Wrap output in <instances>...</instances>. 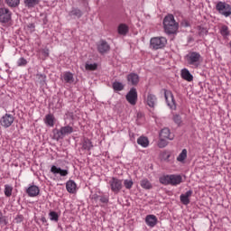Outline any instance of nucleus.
I'll return each instance as SVG.
<instances>
[{
	"instance_id": "f257e3e1",
	"label": "nucleus",
	"mask_w": 231,
	"mask_h": 231,
	"mask_svg": "<svg viewBox=\"0 0 231 231\" xmlns=\"http://www.w3.org/2000/svg\"><path fill=\"white\" fill-rule=\"evenodd\" d=\"M162 24L167 35H174L180 28V23L174 19L173 14H167L163 19Z\"/></svg>"
},
{
	"instance_id": "f03ea898",
	"label": "nucleus",
	"mask_w": 231,
	"mask_h": 231,
	"mask_svg": "<svg viewBox=\"0 0 231 231\" xmlns=\"http://www.w3.org/2000/svg\"><path fill=\"white\" fill-rule=\"evenodd\" d=\"M73 133V127L69 125L62 126L60 130L59 129H54L53 130V138L57 142L59 140H63L64 136H68Z\"/></svg>"
},
{
	"instance_id": "7ed1b4c3",
	"label": "nucleus",
	"mask_w": 231,
	"mask_h": 231,
	"mask_svg": "<svg viewBox=\"0 0 231 231\" xmlns=\"http://www.w3.org/2000/svg\"><path fill=\"white\" fill-rule=\"evenodd\" d=\"M186 60L189 66L199 68V64H201V54L199 52L190 51L186 55Z\"/></svg>"
},
{
	"instance_id": "20e7f679",
	"label": "nucleus",
	"mask_w": 231,
	"mask_h": 231,
	"mask_svg": "<svg viewBox=\"0 0 231 231\" xmlns=\"http://www.w3.org/2000/svg\"><path fill=\"white\" fill-rule=\"evenodd\" d=\"M216 10L224 17H230L231 15V5L226 2H218L216 5Z\"/></svg>"
},
{
	"instance_id": "39448f33",
	"label": "nucleus",
	"mask_w": 231,
	"mask_h": 231,
	"mask_svg": "<svg viewBox=\"0 0 231 231\" xmlns=\"http://www.w3.org/2000/svg\"><path fill=\"white\" fill-rule=\"evenodd\" d=\"M165 44H167L165 37H154L150 41V46L152 50H162V48H165Z\"/></svg>"
},
{
	"instance_id": "423d86ee",
	"label": "nucleus",
	"mask_w": 231,
	"mask_h": 231,
	"mask_svg": "<svg viewBox=\"0 0 231 231\" xmlns=\"http://www.w3.org/2000/svg\"><path fill=\"white\" fill-rule=\"evenodd\" d=\"M125 98L131 106H136V102H138V92L136 91V88H132L126 94Z\"/></svg>"
},
{
	"instance_id": "0eeeda50",
	"label": "nucleus",
	"mask_w": 231,
	"mask_h": 231,
	"mask_svg": "<svg viewBox=\"0 0 231 231\" xmlns=\"http://www.w3.org/2000/svg\"><path fill=\"white\" fill-rule=\"evenodd\" d=\"M110 189L115 194L122 190V180L113 177L109 181Z\"/></svg>"
},
{
	"instance_id": "6e6552de",
	"label": "nucleus",
	"mask_w": 231,
	"mask_h": 231,
	"mask_svg": "<svg viewBox=\"0 0 231 231\" xmlns=\"http://www.w3.org/2000/svg\"><path fill=\"white\" fill-rule=\"evenodd\" d=\"M164 97L167 103V106H170L171 109H176V100H174V95L171 90H164Z\"/></svg>"
},
{
	"instance_id": "1a4fd4ad",
	"label": "nucleus",
	"mask_w": 231,
	"mask_h": 231,
	"mask_svg": "<svg viewBox=\"0 0 231 231\" xmlns=\"http://www.w3.org/2000/svg\"><path fill=\"white\" fill-rule=\"evenodd\" d=\"M12 19V12L10 9L2 7L0 8V23H8Z\"/></svg>"
},
{
	"instance_id": "9d476101",
	"label": "nucleus",
	"mask_w": 231,
	"mask_h": 231,
	"mask_svg": "<svg viewBox=\"0 0 231 231\" xmlns=\"http://www.w3.org/2000/svg\"><path fill=\"white\" fill-rule=\"evenodd\" d=\"M97 46V51L101 55H105V53H107L111 50V46L109 45V43H107V42H106V40L99 41Z\"/></svg>"
},
{
	"instance_id": "9b49d317",
	"label": "nucleus",
	"mask_w": 231,
	"mask_h": 231,
	"mask_svg": "<svg viewBox=\"0 0 231 231\" xmlns=\"http://www.w3.org/2000/svg\"><path fill=\"white\" fill-rule=\"evenodd\" d=\"M14 116H12L11 114H5L0 119V124H1L2 127H5V129H6L14 124Z\"/></svg>"
},
{
	"instance_id": "f8f14e48",
	"label": "nucleus",
	"mask_w": 231,
	"mask_h": 231,
	"mask_svg": "<svg viewBox=\"0 0 231 231\" xmlns=\"http://www.w3.org/2000/svg\"><path fill=\"white\" fill-rule=\"evenodd\" d=\"M126 80L128 86H138L140 83V76L134 72H132L126 76Z\"/></svg>"
},
{
	"instance_id": "ddd939ff",
	"label": "nucleus",
	"mask_w": 231,
	"mask_h": 231,
	"mask_svg": "<svg viewBox=\"0 0 231 231\" xmlns=\"http://www.w3.org/2000/svg\"><path fill=\"white\" fill-rule=\"evenodd\" d=\"M51 172L54 174V176H57V174H60V176H68L69 174V171L68 170H62L61 168H59L55 165H52L51 167Z\"/></svg>"
},
{
	"instance_id": "4468645a",
	"label": "nucleus",
	"mask_w": 231,
	"mask_h": 231,
	"mask_svg": "<svg viewBox=\"0 0 231 231\" xmlns=\"http://www.w3.org/2000/svg\"><path fill=\"white\" fill-rule=\"evenodd\" d=\"M145 223L151 228H154V226L158 225V217H156L154 215H148L145 217Z\"/></svg>"
},
{
	"instance_id": "2eb2a0df",
	"label": "nucleus",
	"mask_w": 231,
	"mask_h": 231,
	"mask_svg": "<svg viewBox=\"0 0 231 231\" xmlns=\"http://www.w3.org/2000/svg\"><path fill=\"white\" fill-rule=\"evenodd\" d=\"M39 192H41V189H39V187L32 185L26 189V194H28L29 198H35L39 196Z\"/></svg>"
},
{
	"instance_id": "dca6fc26",
	"label": "nucleus",
	"mask_w": 231,
	"mask_h": 231,
	"mask_svg": "<svg viewBox=\"0 0 231 231\" xmlns=\"http://www.w3.org/2000/svg\"><path fill=\"white\" fill-rule=\"evenodd\" d=\"M182 181H183V178L181 177V175H176V174L170 175V185L176 187V185H180V183H182Z\"/></svg>"
},
{
	"instance_id": "f3484780",
	"label": "nucleus",
	"mask_w": 231,
	"mask_h": 231,
	"mask_svg": "<svg viewBox=\"0 0 231 231\" xmlns=\"http://www.w3.org/2000/svg\"><path fill=\"white\" fill-rule=\"evenodd\" d=\"M190 196H192V190L189 189L186 193L180 195V202L183 205H189L190 203Z\"/></svg>"
},
{
	"instance_id": "a211bd4d",
	"label": "nucleus",
	"mask_w": 231,
	"mask_h": 231,
	"mask_svg": "<svg viewBox=\"0 0 231 231\" xmlns=\"http://www.w3.org/2000/svg\"><path fill=\"white\" fill-rule=\"evenodd\" d=\"M181 79L184 80H187V82H192L194 80V76L190 74V71L187 69H183L180 73Z\"/></svg>"
},
{
	"instance_id": "6ab92c4d",
	"label": "nucleus",
	"mask_w": 231,
	"mask_h": 231,
	"mask_svg": "<svg viewBox=\"0 0 231 231\" xmlns=\"http://www.w3.org/2000/svg\"><path fill=\"white\" fill-rule=\"evenodd\" d=\"M158 102V98L153 94H148L146 97V103L149 107H154L156 106V103Z\"/></svg>"
},
{
	"instance_id": "aec40b11",
	"label": "nucleus",
	"mask_w": 231,
	"mask_h": 231,
	"mask_svg": "<svg viewBox=\"0 0 231 231\" xmlns=\"http://www.w3.org/2000/svg\"><path fill=\"white\" fill-rule=\"evenodd\" d=\"M160 138H164L166 140H174V135L171 134V130L169 128H163L160 133Z\"/></svg>"
},
{
	"instance_id": "412c9836",
	"label": "nucleus",
	"mask_w": 231,
	"mask_h": 231,
	"mask_svg": "<svg viewBox=\"0 0 231 231\" xmlns=\"http://www.w3.org/2000/svg\"><path fill=\"white\" fill-rule=\"evenodd\" d=\"M66 189L69 194H75V192H77V183L70 180L67 181Z\"/></svg>"
},
{
	"instance_id": "4be33fe9",
	"label": "nucleus",
	"mask_w": 231,
	"mask_h": 231,
	"mask_svg": "<svg viewBox=\"0 0 231 231\" xmlns=\"http://www.w3.org/2000/svg\"><path fill=\"white\" fill-rule=\"evenodd\" d=\"M44 122L49 127H53V125H55V116H53L51 114H49L45 116Z\"/></svg>"
},
{
	"instance_id": "5701e85b",
	"label": "nucleus",
	"mask_w": 231,
	"mask_h": 231,
	"mask_svg": "<svg viewBox=\"0 0 231 231\" xmlns=\"http://www.w3.org/2000/svg\"><path fill=\"white\" fill-rule=\"evenodd\" d=\"M93 143L88 138H84L82 142V149L84 151H91Z\"/></svg>"
},
{
	"instance_id": "b1692460",
	"label": "nucleus",
	"mask_w": 231,
	"mask_h": 231,
	"mask_svg": "<svg viewBox=\"0 0 231 231\" xmlns=\"http://www.w3.org/2000/svg\"><path fill=\"white\" fill-rule=\"evenodd\" d=\"M138 145H141V147H149V138L145 136H140L137 139Z\"/></svg>"
},
{
	"instance_id": "393cba45",
	"label": "nucleus",
	"mask_w": 231,
	"mask_h": 231,
	"mask_svg": "<svg viewBox=\"0 0 231 231\" xmlns=\"http://www.w3.org/2000/svg\"><path fill=\"white\" fill-rule=\"evenodd\" d=\"M117 31L119 35H126L127 32H129V27L125 23H121L119 24Z\"/></svg>"
},
{
	"instance_id": "a878e982",
	"label": "nucleus",
	"mask_w": 231,
	"mask_h": 231,
	"mask_svg": "<svg viewBox=\"0 0 231 231\" xmlns=\"http://www.w3.org/2000/svg\"><path fill=\"white\" fill-rule=\"evenodd\" d=\"M219 32H220V34L222 35V37H224V39H226V37H228L230 35V30L225 24L220 27Z\"/></svg>"
},
{
	"instance_id": "bb28decb",
	"label": "nucleus",
	"mask_w": 231,
	"mask_h": 231,
	"mask_svg": "<svg viewBox=\"0 0 231 231\" xmlns=\"http://www.w3.org/2000/svg\"><path fill=\"white\" fill-rule=\"evenodd\" d=\"M40 2L41 0H24V5L27 8H34Z\"/></svg>"
},
{
	"instance_id": "cd10ccee",
	"label": "nucleus",
	"mask_w": 231,
	"mask_h": 231,
	"mask_svg": "<svg viewBox=\"0 0 231 231\" xmlns=\"http://www.w3.org/2000/svg\"><path fill=\"white\" fill-rule=\"evenodd\" d=\"M141 187L143 189H145L146 190H149L152 189V184H151V181H149V180L143 179V180H141Z\"/></svg>"
},
{
	"instance_id": "c85d7f7f",
	"label": "nucleus",
	"mask_w": 231,
	"mask_h": 231,
	"mask_svg": "<svg viewBox=\"0 0 231 231\" xmlns=\"http://www.w3.org/2000/svg\"><path fill=\"white\" fill-rule=\"evenodd\" d=\"M159 181L162 185H171V175L160 177Z\"/></svg>"
},
{
	"instance_id": "c756f323",
	"label": "nucleus",
	"mask_w": 231,
	"mask_h": 231,
	"mask_svg": "<svg viewBox=\"0 0 231 231\" xmlns=\"http://www.w3.org/2000/svg\"><path fill=\"white\" fill-rule=\"evenodd\" d=\"M69 15H74V17L80 19V17H82V11L79 8H72V10L69 12Z\"/></svg>"
},
{
	"instance_id": "7c9ffc66",
	"label": "nucleus",
	"mask_w": 231,
	"mask_h": 231,
	"mask_svg": "<svg viewBox=\"0 0 231 231\" xmlns=\"http://www.w3.org/2000/svg\"><path fill=\"white\" fill-rule=\"evenodd\" d=\"M112 88L114 91H123L124 84H122L120 81H116L112 84Z\"/></svg>"
},
{
	"instance_id": "2f4dec72",
	"label": "nucleus",
	"mask_w": 231,
	"mask_h": 231,
	"mask_svg": "<svg viewBox=\"0 0 231 231\" xmlns=\"http://www.w3.org/2000/svg\"><path fill=\"white\" fill-rule=\"evenodd\" d=\"M63 79L67 84H71L73 82V74L71 72H66L63 75Z\"/></svg>"
},
{
	"instance_id": "473e14b6",
	"label": "nucleus",
	"mask_w": 231,
	"mask_h": 231,
	"mask_svg": "<svg viewBox=\"0 0 231 231\" xmlns=\"http://www.w3.org/2000/svg\"><path fill=\"white\" fill-rule=\"evenodd\" d=\"M5 3L11 8H16V6H19L21 0H5Z\"/></svg>"
},
{
	"instance_id": "72a5a7b5",
	"label": "nucleus",
	"mask_w": 231,
	"mask_h": 231,
	"mask_svg": "<svg viewBox=\"0 0 231 231\" xmlns=\"http://www.w3.org/2000/svg\"><path fill=\"white\" fill-rule=\"evenodd\" d=\"M97 68H98V65L97 63H93V64L86 63L85 65V69H87L88 71H95Z\"/></svg>"
},
{
	"instance_id": "f704fd0d",
	"label": "nucleus",
	"mask_w": 231,
	"mask_h": 231,
	"mask_svg": "<svg viewBox=\"0 0 231 231\" xmlns=\"http://www.w3.org/2000/svg\"><path fill=\"white\" fill-rule=\"evenodd\" d=\"M187 159V149H183L181 152L177 157L178 162H184Z\"/></svg>"
},
{
	"instance_id": "c9c22d12",
	"label": "nucleus",
	"mask_w": 231,
	"mask_h": 231,
	"mask_svg": "<svg viewBox=\"0 0 231 231\" xmlns=\"http://www.w3.org/2000/svg\"><path fill=\"white\" fill-rule=\"evenodd\" d=\"M12 190H14L12 186L8 184L5 185V195L6 196V198H10V196H12Z\"/></svg>"
},
{
	"instance_id": "e433bc0d",
	"label": "nucleus",
	"mask_w": 231,
	"mask_h": 231,
	"mask_svg": "<svg viewBox=\"0 0 231 231\" xmlns=\"http://www.w3.org/2000/svg\"><path fill=\"white\" fill-rule=\"evenodd\" d=\"M49 217L51 221H55L57 223V221H59V214L55 211H51L49 213Z\"/></svg>"
},
{
	"instance_id": "4c0bfd02",
	"label": "nucleus",
	"mask_w": 231,
	"mask_h": 231,
	"mask_svg": "<svg viewBox=\"0 0 231 231\" xmlns=\"http://www.w3.org/2000/svg\"><path fill=\"white\" fill-rule=\"evenodd\" d=\"M37 79L42 86H44V84H46V75L37 74Z\"/></svg>"
},
{
	"instance_id": "58836bf2",
	"label": "nucleus",
	"mask_w": 231,
	"mask_h": 231,
	"mask_svg": "<svg viewBox=\"0 0 231 231\" xmlns=\"http://www.w3.org/2000/svg\"><path fill=\"white\" fill-rule=\"evenodd\" d=\"M168 142L166 139L164 138H160V141L158 143V147H160V149H163V147H167L168 145Z\"/></svg>"
},
{
	"instance_id": "ea45409f",
	"label": "nucleus",
	"mask_w": 231,
	"mask_h": 231,
	"mask_svg": "<svg viewBox=\"0 0 231 231\" xmlns=\"http://www.w3.org/2000/svg\"><path fill=\"white\" fill-rule=\"evenodd\" d=\"M208 33V30L205 27H199V35L200 37H205Z\"/></svg>"
},
{
	"instance_id": "a19ab883",
	"label": "nucleus",
	"mask_w": 231,
	"mask_h": 231,
	"mask_svg": "<svg viewBox=\"0 0 231 231\" xmlns=\"http://www.w3.org/2000/svg\"><path fill=\"white\" fill-rule=\"evenodd\" d=\"M133 185H134V182L132 180H125L124 186L125 187V189H133Z\"/></svg>"
},
{
	"instance_id": "79ce46f5",
	"label": "nucleus",
	"mask_w": 231,
	"mask_h": 231,
	"mask_svg": "<svg viewBox=\"0 0 231 231\" xmlns=\"http://www.w3.org/2000/svg\"><path fill=\"white\" fill-rule=\"evenodd\" d=\"M18 66H26L28 61L24 58H20L17 61Z\"/></svg>"
},
{
	"instance_id": "37998d69",
	"label": "nucleus",
	"mask_w": 231,
	"mask_h": 231,
	"mask_svg": "<svg viewBox=\"0 0 231 231\" xmlns=\"http://www.w3.org/2000/svg\"><path fill=\"white\" fill-rule=\"evenodd\" d=\"M173 121L175 122V124H178L180 125V124H181V116L178 115L174 116Z\"/></svg>"
},
{
	"instance_id": "c03bdc74",
	"label": "nucleus",
	"mask_w": 231,
	"mask_h": 231,
	"mask_svg": "<svg viewBox=\"0 0 231 231\" xmlns=\"http://www.w3.org/2000/svg\"><path fill=\"white\" fill-rule=\"evenodd\" d=\"M14 219L16 223H23L24 217L23 215H18Z\"/></svg>"
},
{
	"instance_id": "a18cd8bd",
	"label": "nucleus",
	"mask_w": 231,
	"mask_h": 231,
	"mask_svg": "<svg viewBox=\"0 0 231 231\" xmlns=\"http://www.w3.org/2000/svg\"><path fill=\"white\" fill-rule=\"evenodd\" d=\"M42 54L44 55V57H48L50 55V50L48 49L42 50Z\"/></svg>"
},
{
	"instance_id": "49530a36",
	"label": "nucleus",
	"mask_w": 231,
	"mask_h": 231,
	"mask_svg": "<svg viewBox=\"0 0 231 231\" xmlns=\"http://www.w3.org/2000/svg\"><path fill=\"white\" fill-rule=\"evenodd\" d=\"M101 203H108L109 199L106 197H101L100 199Z\"/></svg>"
},
{
	"instance_id": "de8ad7c7",
	"label": "nucleus",
	"mask_w": 231,
	"mask_h": 231,
	"mask_svg": "<svg viewBox=\"0 0 231 231\" xmlns=\"http://www.w3.org/2000/svg\"><path fill=\"white\" fill-rule=\"evenodd\" d=\"M28 28H32V29H33V28H35V24H33V23H29V24H28Z\"/></svg>"
},
{
	"instance_id": "09e8293b",
	"label": "nucleus",
	"mask_w": 231,
	"mask_h": 231,
	"mask_svg": "<svg viewBox=\"0 0 231 231\" xmlns=\"http://www.w3.org/2000/svg\"><path fill=\"white\" fill-rule=\"evenodd\" d=\"M41 221H42V223H47L46 217H42L41 218Z\"/></svg>"
},
{
	"instance_id": "8fccbe9b",
	"label": "nucleus",
	"mask_w": 231,
	"mask_h": 231,
	"mask_svg": "<svg viewBox=\"0 0 231 231\" xmlns=\"http://www.w3.org/2000/svg\"><path fill=\"white\" fill-rule=\"evenodd\" d=\"M137 117H138V118H142V113H138V114H137Z\"/></svg>"
},
{
	"instance_id": "3c124183",
	"label": "nucleus",
	"mask_w": 231,
	"mask_h": 231,
	"mask_svg": "<svg viewBox=\"0 0 231 231\" xmlns=\"http://www.w3.org/2000/svg\"><path fill=\"white\" fill-rule=\"evenodd\" d=\"M3 0H0V5H1V2H2Z\"/></svg>"
}]
</instances>
